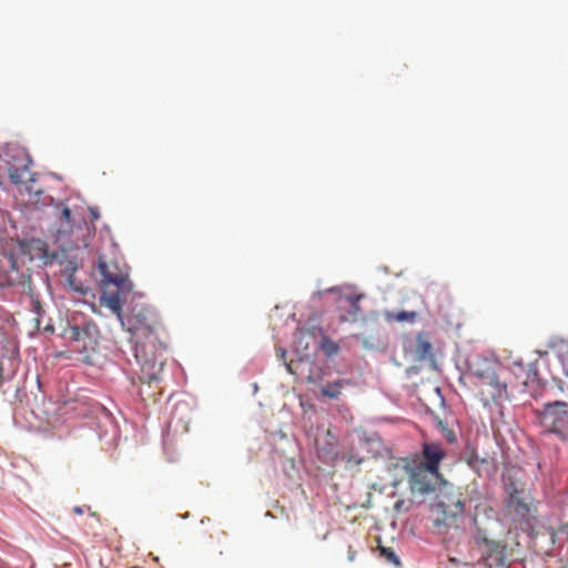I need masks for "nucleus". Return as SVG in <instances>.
<instances>
[{"label": "nucleus", "mask_w": 568, "mask_h": 568, "mask_svg": "<svg viewBox=\"0 0 568 568\" xmlns=\"http://www.w3.org/2000/svg\"><path fill=\"white\" fill-rule=\"evenodd\" d=\"M122 326L135 338L134 356L141 365V381L149 385L160 379L163 363L153 358L155 347L153 333L158 325L155 312L143 303L131 306L126 314L116 316Z\"/></svg>", "instance_id": "1"}, {"label": "nucleus", "mask_w": 568, "mask_h": 568, "mask_svg": "<svg viewBox=\"0 0 568 568\" xmlns=\"http://www.w3.org/2000/svg\"><path fill=\"white\" fill-rule=\"evenodd\" d=\"M101 278V304L109 307L111 312L120 316L123 304L132 295L133 284L125 270L115 262H105L101 258L98 264Z\"/></svg>", "instance_id": "2"}, {"label": "nucleus", "mask_w": 568, "mask_h": 568, "mask_svg": "<svg viewBox=\"0 0 568 568\" xmlns=\"http://www.w3.org/2000/svg\"><path fill=\"white\" fill-rule=\"evenodd\" d=\"M495 367V364L485 363L484 367L474 371L477 378V395L485 406L507 398V383L503 378L504 371L497 372Z\"/></svg>", "instance_id": "3"}, {"label": "nucleus", "mask_w": 568, "mask_h": 568, "mask_svg": "<svg viewBox=\"0 0 568 568\" xmlns=\"http://www.w3.org/2000/svg\"><path fill=\"white\" fill-rule=\"evenodd\" d=\"M408 475V484L413 494L425 496L436 491L446 481L442 473L430 474L426 467L416 464V460H408L405 464Z\"/></svg>", "instance_id": "4"}, {"label": "nucleus", "mask_w": 568, "mask_h": 568, "mask_svg": "<svg viewBox=\"0 0 568 568\" xmlns=\"http://www.w3.org/2000/svg\"><path fill=\"white\" fill-rule=\"evenodd\" d=\"M507 493L508 498L506 500V507L509 513L514 514L518 519H527L536 513L537 507L535 498L529 490L511 483L507 487Z\"/></svg>", "instance_id": "5"}, {"label": "nucleus", "mask_w": 568, "mask_h": 568, "mask_svg": "<svg viewBox=\"0 0 568 568\" xmlns=\"http://www.w3.org/2000/svg\"><path fill=\"white\" fill-rule=\"evenodd\" d=\"M542 422L548 432L558 435L561 439L568 438V404L560 400L547 403Z\"/></svg>", "instance_id": "6"}, {"label": "nucleus", "mask_w": 568, "mask_h": 568, "mask_svg": "<svg viewBox=\"0 0 568 568\" xmlns=\"http://www.w3.org/2000/svg\"><path fill=\"white\" fill-rule=\"evenodd\" d=\"M98 331L94 323L88 322L82 326L71 325L67 327L62 336L70 343H74L78 351L85 352L95 344Z\"/></svg>", "instance_id": "7"}, {"label": "nucleus", "mask_w": 568, "mask_h": 568, "mask_svg": "<svg viewBox=\"0 0 568 568\" xmlns=\"http://www.w3.org/2000/svg\"><path fill=\"white\" fill-rule=\"evenodd\" d=\"M3 256L7 258L8 268L4 272L0 271V286H11L16 282L13 273H18L19 267L16 258V251L26 252V242L14 239H9L1 246Z\"/></svg>", "instance_id": "8"}, {"label": "nucleus", "mask_w": 568, "mask_h": 568, "mask_svg": "<svg viewBox=\"0 0 568 568\" xmlns=\"http://www.w3.org/2000/svg\"><path fill=\"white\" fill-rule=\"evenodd\" d=\"M446 452L439 443L424 442L422 450L415 455L410 460H416V464L426 467L430 474L440 473L439 465L445 459Z\"/></svg>", "instance_id": "9"}, {"label": "nucleus", "mask_w": 568, "mask_h": 568, "mask_svg": "<svg viewBox=\"0 0 568 568\" xmlns=\"http://www.w3.org/2000/svg\"><path fill=\"white\" fill-rule=\"evenodd\" d=\"M478 545L484 546L483 559L489 567H504L506 565V549L504 542L488 539L486 537H478Z\"/></svg>", "instance_id": "10"}, {"label": "nucleus", "mask_w": 568, "mask_h": 568, "mask_svg": "<svg viewBox=\"0 0 568 568\" xmlns=\"http://www.w3.org/2000/svg\"><path fill=\"white\" fill-rule=\"evenodd\" d=\"M305 368H307V374L305 375L307 383L317 384L323 379V369L308 361L298 359L297 362L292 361L291 363L286 364V369L288 373L296 376L303 375Z\"/></svg>", "instance_id": "11"}, {"label": "nucleus", "mask_w": 568, "mask_h": 568, "mask_svg": "<svg viewBox=\"0 0 568 568\" xmlns=\"http://www.w3.org/2000/svg\"><path fill=\"white\" fill-rule=\"evenodd\" d=\"M464 503L457 498L456 500L437 503L436 508L443 514V519L437 518L435 526L448 525V520L454 519L456 516L464 513Z\"/></svg>", "instance_id": "12"}, {"label": "nucleus", "mask_w": 568, "mask_h": 568, "mask_svg": "<svg viewBox=\"0 0 568 568\" xmlns=\"http://www.w3.org/2000/svg\"><path fill=\"white\" fill-rule=\"evenodd\" d=\"M57 209L59 210V229L58 233L60 234H70L73 230V221L71 217V211L65 205H58Z\"/></svg>", "instance_id": "13"}, {"label": "nucleus", "mask_w": 568, "mask_h": 568, "mask_svg": "<svg viewBox=\"0 0 568 568\" xmlns=\"http://www.w3.org/2000/svg\"><path fill=\"white\" fill-rule=\"evenodd\" d=\"M320 348L327 355L333 356L338 353L339 346L332 338L324 336L320 343Z\"/></svg>", "instance_id": "14"}, {"label": "nucleus", "mask_w": 568, "mask_h": 568, "mask_svg": "<svg viewBox=\"0 0 568 568\" xmlns=\"http://www.w3.org/2000/svg\"><path fill=\"white\" fill-rule=\"evenodd\" d=\"M342 384L339 382L329 383L326 386L322 387V395L329 398H337L341 394Z\"/></svg>", "instance_id": "15"}, {"label": "nucleus", "mask_w": 568, "mask_h": 568, "mask_svg": "<svg viewBox=\"0 0 568 568\" xmlns=\"http://www.w3.org/2000/svg\"><path fill=\"white\" fill-rule=\"evenodd\" d=\"M29 174H30V172L27 168H24L22 170H19V169H10L9 170L10 180L16 184L26 182Z\"/></svg>", "instance_id": "16"}, {"label": "nucleus", "mask_w": 568, "mask_h": 568, "mask_svg": "<svg viewBox=\"0 0 568 568\" xmlns=\"http://www.w3.org/2000/svg\"><path fill=\"white\" fill-rule=\"evenodd\" d=\"M416 353H417L418 357L422 359L428 357L432 353L430 343L422 337H418Z\"/></svg>", "instance_id": "17"}, {"label": "nucleus", "mask_w": 568, "mask_h": 568, "mask_svg": "<svg viewBox=\"0 0 568 568\" xmlns=\"http://www.w3.org/2000/svg\"><path fill=\"white\" fill-rule=\"evenodd\" d=\"M416 315H417L416 312L403 311V312H398V313H392V314L389 313V314H387V318L394 320L397 322H404V321L413 322V321H415Z\"/></svg>", "instance_id": "18"}, {"label": "nucleus", "mask_w": 568, "mask_h": 568, "mask_svg": "<svg viewBox=\"0 0 568 568\" xmlns=\"http://www.w3.org/2000/svg\"><path fill=\"white\" fill-rule=\"evenodd\" d=\"M342 301H344L345 303H347L349 305V307L353 310L354 312V315H356L358 312H359V300H361V296H357V295H347L343 298H341Z\"/></svg>", "instance_id": "19"}, {"label": "nucleus", "mask_w": 568, "mask_h": 568, "mask_svg": "<svg viewBox=\"0 0 568 568\" xmlns=\"http://www.w3.org/2000/svg\"><path fill=\"white\" fill-rule=\"evenodd\" d=\"M381 554L387 561L394 564L395 566L400 565L398 557L392 549L383 547L381 548Z\"/></svg>", "instance_id": "20"}, {"label": "nucleus", "mask_w": 568, "mask_h": 568, "mask_svg": "<svg viewBox=\"0 0 568 568\" xmlns=\"http://www.w3.org/2000/svg\"><path fill=\"white\" fill-rule=\"evenodd\" d=\"M320 454L325 459L333 462L334 459H336L338 453H337L336 447L334 445H331L327 450L326 449H321Z\"/></svg>", "instance_id": "21"}, {"label": "nucleus", "mask_w": 568, "mask_h": 568, "mask_svg": "<svg viewBox=\"0 0 568 568\" xmlns=\"http://www.w3.org/2000/svg\"><path fill=\"white\" fill-rule=\"evenodd\" d=\"M311 337H312L311 332L305 331V329H300L298 335H297L298 346H302L304 339H310Z\"/></svg>", "instance_id": "22"}, {"label": "nucleus", "mask_w": 568, "mask_h": 568, "mask_svg": "<svg viewBox=\"0 0 568 568\" xmlns=\"http://www.w3.org/2000/svg\"><path fill=\"white\" fill-rule=\"evenodd\" d=\"M348 560L354 561L356 557V551L353 549L352 546L348 547Z\"/></svg>", "instance_id": "23"}, {"label": "nucleus", "mask_w": 568, "mask_h": 568, "mask_svg": "<svg viewBox=\"0 0 568 568\" xmlns=\"http://www.w3.org/2000/svg\"><path fill=\"white\" fill-rule=\"evenodd\" d=\"M90 214L93 221L100 217L98 209H90Z\"/></svg>", "instance_id": "24"}, {"label": "nucleus", "mask_w": 568, "mask_h": 568, "mask_svg": "<svg viewBox=\"0 0 568 568\" xmlns=\"http://www.w3.org/2000/svg\"><path fill=\"white\" fill-rule=\"evenodd\" d=\"M3 384V367H2V364L0 363V387L2 386Z\"/></svg>", "instance_id": "25"}, {"label": "nucleus", "mask_w": 568, "mask_h": 568, "mask_svg": "<svg viewBox=\"0 0 568 568\" xmlns=\"http://www.w3.org/2000/svg\"><path fill=\"white\" fill-rule=\"evenodd\" d=\"M301 347H303L304 351H306L308 348V339H304Z\"/></svg>", "instance_id": "26"}, {"label": "nucleus", "mask_w": 568, "mask_h": 568, "mask_svg": "<svg viewBox=\"0 0 568 568\" xmlns=\"http://www.w3.org/2000/svg\"><path fill=\"white\" fill-rule=\"evenodd\" d=\"M73 511L78 515H82L83 514V510L80 508V507H74L73 508Z\"/></svg>", "instance_id": "27"}, {"label": "nucleus", "mask_w": 568, "mask_h": 568, "mask_svg": "<svg viewBox=\"0 0 568 568\" xmlns=\"http://www.w3.org/2000/svg\"><path fill=\"white\" fill-rule=\"evenodd\" d=\"M4 241V232L3 230L0 227V243Z\"/></svg>", "instance_id": "28"}, {"label": "nucleus", "mask_w": 568, "mask_h": 568, "mask_svg": "<svg viewBox=\"0 0 568 568\" xmlns=\"http://www.w3.org/2000/svg\"><path fill=\"white\" fill-rule=\"evenodd\" d=\"M284 356H285V351H284V349H281V357H283V358H284Z\"/></svg>", "instance_id": "29"}]
</instances>
